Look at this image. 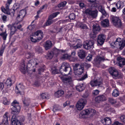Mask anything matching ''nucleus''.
Instances as JSON below:
<instances>
[{
    "mask_svg": "<svg viewBox=\"0 0 125 125\" xmlns=\"http://www.w3.org/2000/svg\"><path fill=\"white\" fill-rule=\"evenodd\" d=\"M90 84L92 87L96 86H98L99 87L102 86V83L101 82L99 81L98 80H96L91 81L90 82Z\"/></svg>",
    "mask_w": 125,
    "mask_h": 125,
    "instance_id": "18",
    "label": "nucleus"
},
{
    "mask_svg": "<svg viewBox=\"0 0 125 125\" xmlns=\"http://www.w3.org/2000/svg\"><path fill=\"white\" fill-rule=\"evenodd\" d=\"M87 74H85L80 79V80L82 81L85 79L87 77Z\"/></svg>",
    "mask_w": 125,
    "mask_h": 125,
    "instance_id": "62",
    "label": "nucleus"
},
{
    "mask_svg": "<svg viewBox=\"0 0 125 125\" xmlns=\"http://www.w3.org/2000/svg\"><path fill=\"white\" fill-rule=\"evenodd\" d=\"M35 61V65H38L40 62V61L38 60L37 59H34Z\"/></svg>",
    "mask_w": 125,
    "mask_h": 125,
    "instance_id": "63",
    "label": "nucleus"
},
{
    "mask_svg": "<svg viewBox=\"0 0 125 125\" xmlns=\"http://www.w3.org/2000/svg\"><path fill=\"white\" fill-rule=\"evenodd\" d=\"M94 41L92 40H87L84 42L83 44V48L85 49L88 50L94 47Z\"/></svg>",
    "mask_w": 125,
    "mask_h": 125,
    "instance_id": "9",
    "label": "nucleus"
},
{
    "mask_svg": "<svg viewBox=\"0 0 125 125\" xmlns=\"http://www.w3.org/2000/svg\"><path fill=\"white\" fill-rule=\"evenodd\" d=\"M4 85L2 83H0V89L3 90L4 88Z\"/></svg>",
    "mask_w": 125,
    "mask_h": 125,
    "instance_id": "61",
    "label": "nucleus"
},
{
    "mask_svg": "<svg viewBox=\"0 0 125 125\" xmlns=\"http://www.w3.org/2000/svg\"><path fill=\"white\" fill-rule=\"evenodd\" d=\"M11 125H21L20 122L16 119L15 115H13L11 120Z\"/></svg>",
    "mask_w": 125,
    "mask_h": 125,
    "instance_id": "19",
    "label": "nucleus"
},
{
    "mask_svg": "<svg viewBox=\"0 0 125 125\" xmlns=\"http://www.w3.org/2000/svg\"><path fill=\"white\" fill-rule=\"evenodd\" d=\"M34 34L35 36H38L37 39L39 41L41 40L43 37V33L41 30L37 31L34 33Z\"/></svg>",
    "mask_w": 125,
    "mask_h": 125,
    "instance_id": "26",
    "label": "nucleus"
},
{
    "mask_svg": "<svg viewBox=\"0 0 125 125\" xmlns=\"http://www.w3.org/2000/svg\"><path fill=\"white\" fill-rule=\"evenodd\" d=\"M120 119L121 121L125 123V116L123 115L120 117Z\"/></svg>",
    "mask_w": 125,
    "mask_h": 125,
    "instance_id": "52",
    "label": "nucleus"
},
{
    "mask_svg": "<svg viewBox=\"0 0 125 125\" xmlns=\"http://www.w3.org/2000/svg\"><path fill=\"white\" fill-rule=\"evenodd\" d=\"M120 93L118 90H114L112 93V96L114 97H117L119 96Z\"/></svg>",
    "mask_w": 125,
    "mask_h": 125,
    "instance_id": "37",
    "label": "nucleus"
},
{
    "mask_svg": "<svg viewBox=\"0 0 125 125\" xmlns=\"http://www.w3.org/2000/svg\"><path fill=\"white\" fill-rule=\"evenodd\" d=\"M8 112L5 113L3 116V118L2 119L1 123L0 125H8V120L7 117Z\"/></svg>",
    "mask_w": 125,
    "mask_h": 125,
    "instance_id": "23",
    "label": "nucleus"
},
{
    "mask_svg": "<svg viewBox=\"0 0 125 125\" xmlns=\"http://www.w3.org/2000/svg\"><path fill=\"white\" fill-rule=\"evenodd\" d=\"M3 103L5 105H8L10 103L9 101H8L6 98L4 99Z\"/></svg>",
    "mask_w": 125,
    "mask_h": 125,
    "instance_id": "55",
    "label": "nucleus"
},
{
    "mask_svg": "<svg viewBox=\"0 0 125 125\" xmlns=\"http://www.w3.org/2000/svg\"><path fill=\"white\" fill-rule=\"evenodd\" d=\"M59 71L61 74L63 75H67L72 73L71 67L69 64L66 62L62 63L60 67Z\"/></svg>",
    "mask_w": 125,
    "mask_h": 125,
    "instance_id": "1",
    "label": "nucleus"
},
{
    "mask_svg": "<svg viewBox=\"0 0 125 125\" xmlns=\"http://www.w3.org/2000/svg\"><path fill=\"white\" fill-rule=\"evenodd\" d=\"M34 37H31V40L32 42H35L39 41L37 39L36 40L35 38H34Z\"/></svg>",
    "mask_w": 125,
    "mask_h": 125,
    "instance_id": "53",
    "label": "nucleus"
},
{
    "mask_svg": "<svg viewBox=\"0 0 125 125\" xmlns=\"http://www.w3.org/2000/svg\"><path fill=\"white\" fill-rule=\"evenodd\" d=\"M101 24L102 26L104 27H108L109 25V21L107 19H106L101 22Z\"/></svg>",
    "mask_w": 125,
    "mask_h": 125,
    "instance_id": "29",
    "label": "nucleus"
},
{
    "mask_svg": "<svg viewBox=\"0 0 125 125\" xmlns=\"http://www.w3.org/2000/svg\"><path fill=\"white\" fill-rule=\"evenodd\" d=\"M75 15L74 13H72L70 14L69 16V18L70 20H73L75 19Z\"/></svg>",
    "mask_w": 125,
    "mask_h": 125,
    "instance_id": "46",
    "label": "nucleus"
},
{
    "mask_svg": "<svg viewBox=\"0 0 125 125\" xmlns=\"http://www.w3.org/2000/svg\"><path fill=\"white\" fill-rule=\"evenodd\" d=\"M35 28V25H34L29 26L28 27L30 30H32Z\"/></svg>",
    "mask_w": 125,
    "mask_h": 125,
    "instance_id": "59",
    "label": "nucleus"
},
{
    "mask_svg": "<svg viewBox=\"0 0 125 125\" xmlns=\"http://www.w3.org/2000/svg\"><path fill=\"white\" fill-rule=\"evenodd\" d=\"M62 82L66 85H72V81L71 78L70 77H64L62 78Z\"/></svg>",
    "mask_w": 125,
    "mask_h": 125,
    "instance_id": "15",
    "label": "nucleus"
},
{
    "mask_svg": "<svg viewBox=\"0 0 125 125\" xmlns=\"http://www.w3.org/2000/svg\"><path fill=\"white\" fill-rule=\"evenodd\" d=\"M96 34L97 33H95V32L92 31L90 34V36L91 38L94 39L96 37Z\"/></svg>",
    "mask_w": 125,
    "mask_h": 125,
    "instance_id": "47",
    "label": "nucleus"
},
{
    "mask_svg": "<svg viewBox=\"0 0 125 125\" xmlns=\"http://www.w3.org/2000/svg\"><path fill=\"white\" fill-rule=\"evenodd\" d=\"M48 97V94L47 93H43L41 95V97L43 99H46Z\"/></svg>",
    "mask_w": 125,
    "mask_h": 125,
    "instance_id": "48",
    "label": "nucleus"
},
{
    "mask_svg": "<svg viewBox=\"0 0 125 125\" xmlns=\"http://www.w3.org/2000/svg\"><path fill=\"white\" fill-rule=\"evenodd\" d=\"M78 56L82 59H84L85 57L86 53L85 51L83 50H80L78 52Z\"/></svg>",
    "mask_w": 125,
    "mask_h": 125,
    "instance_id": "25",
    "label": "nucleus"
},
{
    "mask_svg": "<svg viewBox=\"0 0 125 125\" xmlns=\"http://www.w3.org/2000/svg\"><path fill=\"white\" fill-rule=\"evenodd\" d=\"M99 92V91L97 90H93V94L94 95H98Z\"/></svg>",
    "mask_w": 125,
    "mask_h": 125,
    "instance_id": "51",
    "label": "nucleus"
},
{
    "mask_svg": "<svg viewBox=\"0 0 125 125\" xmlns=\"http://www.w3.org/2000/svg\"><path fill=\"white\" fill-rule=\"evenodd\" d=\"M96 111L94 109H87L83 110L80 113V116H82V118H84L86 115H89L90 117L94 115L96 113Z\"/></svg>",
    "mask_w": 125,
    "mask_h": 125,
    "instance_id": "3",
    "label": "nucleus"
},
{
    "mask_svg": "<svg viewBox=\"0 0 125 125\" xmlns=\"http://www.w3.org/2000/svg\"><path fill=\"white\" fill-rule=\"evenodd\" d=\"M73 69L75 75L81 74L83 71L84 65L79 64H76L74 66Z\"/></svg>",
    "mask_w": 125,
    "mask_h": 125,
    "instance_id": "5",
    "label": "nucleus"
},
{
    "mask_svg": "<svg viewBox=\"0 0 125 125\" xmlns=\"http://www.w3.org/2000/svg\"><path fill=\"white\" fill-rule=\"evenodd\" d=\"M116 6L117 7V9H121L123 8V6L121 5V3L119 2H118L116 4Z\"/></svg>",
    "mask_w": 125,
    "mask_h": 125,
    "instance_id": "49",
    "label": "nucleus"
},
{
    "mask_svg": "<svg viewBox=\"0 0 125 125\" xmlns=\"http://www.w3.org/2000/svg\"><path fill=\"white\" fill-rule=\"evenodd\" d=\"M101 29V28L98 25L96 24V25H94L93 26V29L92 31L97 33L100 31Z\"/></svg>",
    "mask_w": 125,
    "mask_h": 125,
    "instance_id": "30",
    "label": "nucleus"
},
{
    "mask_svg": "<svg viewBox=\"0 0 125 125\" xmlns=\"http://www.w3.org/2000/svg\"><path fill=\"white\" fill-rule=\"evenodd\" d=\"M26 14V11L24 10H21L19 12L17 17L16 19L19 21H21L24 17Z\"/></svg>",
    "mask_w": 125,
    "mask_h": 125,
    "instance_id": "12",
    "label": "nucleus"
},
{
    "mask_svg": "<svg viewBox=\"0 0 125 125\" xmlns=\"http://www.w3.org/2000/svg\"><path fill=\"white\" fill-rule=\"evenodd\" d=\"M34 55V53H31L30 52H29L26 54L25 56L28 59L30 58H32Z\"/></svg>",
    "mask_w": 125,
    "mask_h": 125,
    "instance_id": "43",
    "label": "nucleus"
},
{
    "mask_svg": "<svg viewBox=\"0 0 125 125\" xmlns=\"http://www.w3.org/2000/svg\"><path fill=\"white\" fill-rule=\"evenodd\" d=\"M106 38L105 35L104 34H100L98 35L97 38V42L100 45H102L104 43Z\"/></svg>",
    "mask_w": 125,
    "mask_h": 125,
    "instance_id": "14",
    "label": "nucleus"
},
{
    "mask_svg": "<svg viewBox=\"0 0 125 125\" xmlns=\"http://www.w3.org/2000/svg\"><path fill=\"white\" fill-rule=\"evenodd\" d=\"M64 94V91L62 90H58L55 93V96L56 97L59 98L62 96Z\"/></svg>",
    "mask_w": 125,
    "mask_h": 125,
    "instance_id": "32",
    "label": "nucleus"
},
{
    "mask_svg": "<svg viewBox=\"0 0 125 125\" xmlns=\"http://www.w3.org/2000/svg\"><path fill=\"white\" fill-rule=\"evenodd\" d=\"M108 71L113 77H117L118 75V71L114 67H111L108 69Z\"/></svg>",
    "mask_w": 125,
    "mask_h": 125,
    "instance_id": "10",
    "label": "nucleus"
},
{
    "mask_svg": "<svg viewBox=\"0 0 125 125\" xmlns=\"http://www.w3.org/2000/svg\"><path fill=\"white\" fill-rule=\"evenodd\" d=\"M51 72L52 74H55L59 73L56 67H53L52 68Z\"/></svg>",
    "mask_w": 125,
    "mask_h": 125,
    "instance_id": "42",
    "label": "nucleus"
},
{
    "mask_svg": "<svg viewBox=\"0 0 125 125\" xmlns=\"http://www.w3.org/2000/svg\"><path fill=\"white\" fill-rule=\"evenodd\" d=\"M73 41L75 42L76 45L74 46H73V48L76 49L81 47L82 46V43L81 41L79 39H76L75 38L73 39Z\"/></svg>",
    "mask_w": 125,
    "mask_h": 125,
    "instance_id": "13",
    "label": "nucleus"
},
{
    "mask_svg": "<svg viewBox=\"0 0 125 125\" xmlns=\"http://www.w3.org/2000/svg\"><path fill=\"white\" fill-rule=\"evenodd\" d=\"M105 60L104 57L98 56L94 59V63L95 64H99L102 61Z\"/></svg>",
    "mask_w": 125,
    "mask_h": 125,
    "instance_id": "20",
    "label": "nucleus"
},
{
    "mask_svg": "<svg viewBox=\"0 0 125 125\" xmlns=\"http://www.w3.org/2000/svg\"><path fill=\"white\" fill-rule=\"evenodd\" d=\"M53 52L52 51H49L47 53V55L45 56V58L47 59H52L53 56Z\"/></svg>",
    "mask_w": 125,
    "mask_h": 125,
    "instance_id": "33",
    "label": "nucleus"
},
{
    "mask_svg": "<svg viewBox=\"0 0 125 125\" xmlns=\"http://www.w3.org/2000/svg\"><path fill=\"white\" fill-rule=\"evenodd\" d=\"M120 105V103L119 102L117 101H116V102L115 104L114 105L115 107H118Z\"/></svg>",
    "mask_w": 125,
    "mask_h": 125,
    "instance_id": "54",
    "label": "nucleus"
},
{
    "mask_svg": "<svg viewBox=\"0 0 125 125\" xmlns=\"http://www.w3.org/2000/svg\"><path fill=\"white\" fill-rule=\"evenodd\" d=\"M5 86L6 89L10 87L12 85V80L11 78H9L7 79L5 83Z\"/></svg>",
    "mask_w": 125,
    "mask_h": 125,
    "instance_id": "28",
    "label": "nucleus"
},
{
    "mask_svg": "<svg viewBox=\"0 0 125 125\" xmlns=\"http://www.w3.org/2000/svg\"><path fill=\"white\" fill-rule=\"evenodd\" d=\"M23 101L24 106H28L29 105L30 102L29 100H28L26 98H25L24 100Z\"/></svg>",
    "mask_w": 125,
    "mask_h": 125,
    "instance_id": "41",
    "label": "nucleus"
},
{
    "mask_svg": "<svg viewBox=\"0 0 125 125\" xmlns=\"http://www.w3.org/2000/svg\"><path fill=\"white\" fill-rule=\"evenodd\" d=\"M112 20L114 24L116 27H120L122 25L121 20L117 17H112Z\"/></svg>",
    "mask_w": 125,
    "mask_h": 125,
    "instance_id": "11",
    "label": "nucleus"
},
{
    "mask_svg": "<svg viewBox=\"0 0 125 125\" xmlns=\"http://www.w3.org/2000/svg\"><path fill=\"white\" fill-rule=\"evenodd\" d=\"M96 0H88L91 4V6L92 7H96L97 6V4L96 2Z\"/></svg>",
    "mask_w": 125,
    "mask_h": 125,
    "instance_id": "35",
    "label": "nucleus"
},
{
    "mask_svg": "<svg viewBox=\"0 0 125 125\" xmlns=\"http://www.w3.org/2000/svg\"><path fill=\"white\" fill-rule=\"evenodd\" d=\"M53 20H50L48 19L44 25V26H49L53 23Z\"/></svg>",
    "mask_w": 125,
    "mask_h": 125,
    "instance_id": "39",
    "label": "nucleus"
},
{
    "mask_svg": "<svg viewBox=\"0 0 125 125\" xmlns=\"http://www.w3.org/2000/svg\"><path fill=\"white\" fill-rule=\"evenodd\" d=\"M86 103V101L85 99H80L76 105V107L77 109L79 110H82L84 108Z\"/></svg>",
    "mask_w": 125,
    "mask_h": 125,
    "instance_id": "8",
    "label": "nucleus"
},
{
    "mask_svg": "<svg viewBox=\"0 0 125 125\" xmlns=\"http://www.w3.org/2000/svg\"><path fill=\"white\" fill-rule=\"evenodd\" d=\"M16 6V5L14 4L13 7V9L8 10L6 12V14L10 15L11 17H13L15 13V10L18 8V7L15 8L14 7Z\"/></svg>",
    "mask_w": 125,
    "mask_h": 125,
    "instance_id": "21",
    "label": "nucleus"
},
{
    "mask_svg": "<svg viewBox=\"0 0 125 125\" xmlns=\"http://www.w3.org/2000/svg\"><path fill=\"white\" fill-rule=\"evenodd\" d=\"M69 57V55L67 54H65L63 55L62 58L65 59H66L68 58Z\"/></svg>",
    "mask_w": 125,
    "mask_h": 125,
    "instance_id": "56",
    "label": "nucleus"
},
{
    "mask_svg": "<svg viewBox=\"0 0 125 125\" xmlns=\"http://www.w3.org/2000/svg\"><path fill=\"white\" fill-rule=\"evenodd\" d=\"M31 60H30L27 63V65L25 64L26 62L23 60V62L21 63L20 68V70L22 73L25 74L27 72V67L30 68L32 65L31 62Z\"/></svg>",
    "mask_w": 125,
    "mask_h": 125,
    "instance_id": "6",
    "label": "nucleus"
},
{
    "mask_svg": "<svg viewBox=\"0 0 125 125\" xmlns=\"http://www.w3.org/2000/svg\"><path fill=\"white\" fill-rule=\"evenodd\" d=\"M117 60L119 62L118 65L120 67H122L123 66L125 65V59L121 57L117 58Z\"/></svg>",
    "mask_w": 125,
    "mask_h": 125,
    "instance_id": "27",
    "label": "nucleus"
},
{
    "mask_svg": "<svg viewBox=\"0 0 125 125\" xmlns=\"http://www.w3.org/2000/svg\"><path fill=\"white\" fill-rule=\"evenodd\" d=\"M16 89L15 90V91L17 94L20 93L21 91L20 89L17 86L16 87Z\"/></svg>",
    "mask_w": 125,
    "mask_h": 125,
    "instance_id": "57",
    "label": "nucleus"
},
{
    "mask_svg": "<svg viewBox=\"0 0 125 125\" xmlns=\"http://www.w3.org/2000/svg\"><path fill=\"white\" fill-rule=\"evenodd\" d=\"M45 50H47L50 49L52 46V44L50 41H47L44 45Z\"/></svg>",
    "mask_w": 125,
    "mask_h": 125,
    "instance_id": "24",
    "label": "nucleus"
},
{
    "mask_svg": "<svg viewBox=\"0 0 125 125\" xmlns=\"http://www.w3.org/2000/svg\"><path fill=\"white\" fill-rule=\"evenodd\" d=\"M35 50L36 52L39 53H41L42 52V48L39 46H37L35 47Z\"/></svg>",
    "mask_w": 125,
    "mask_h": 125,
    "instance_id": "38",
    "label": "nucleus"
},
{
    "mask_svg": "<svg viewBox=\"0 0 125 125\" xmlns=\"http://www.w3.org/2000/svg\"><path fill=\"white\" fill-rule=\"evenodd\" d=\"M78 25L80 28L83 29H86L88 28L86 24L83 23L82 22L78 23Z\"/></svg>",
    "mask_w": 125,
    "mask_h": 125,
    "instance_id": "34",
    "label": "nucleus"
},
{
    "mask_svg": "<svg viewBox=\"0 0 125 125\" xmlns=\"http://www.w3.org/2000/svg\"><path fill=\"white\" fill-rule=\"evenodd\" d=\"M59 13V12H54L52 14V16L55 18L56 17L57 15Z\"/></svg>",
    "mask_w": 125,
    "mask_h": 125,
    "instance_id": "60",
    "label": "nucleus"
},
{
    "mask_svg": "<svg viewBox=\"0 0 125 125\" xmlns=\"http://www.w3.org/2000/svg\"><path fill=\"white\" fill-rule=\"evenodd\" d=\"M76 89L77 91L79 92L83 91L84 89L83 84H78L76 86Z\"/></svg>",
    "mask_w": 125,
    "mask_h": 125,
    "instance_id": "31",
    "label": "nucleus"
},
{
    "mask_svg": "<svg viewBox=\"0 0 125 125\" xmlns=\"http://www.w3.org/2000/svg\"><path fill=\"white\" fill-rule=\"evenodd\" d=\"M112 125H123L121 123H120L118 122H115Z\"/></svg>",
    "mask_w": 125,
    "mask_h": 125,
    "instance_id": "64",
    "label": "nucleus"
},
{
    "mask_svg": "<svg viewBox=\"0 0 125 125\" xmlns=\"http://www.w3.org/2000/svg\"><path fill=\"white\" fill-rule=\"evenodd\" d=\"M85 13L87 15L91 17L93 19L96 18L97 16L98 11L97 10H93L91 8H88L85 10Z\"/></svg>",
    "mask_w": 125,
    "mask_h": 125,
    "instance_id": "4",
    "label": "nucleus"
},
{
    "mask_svg": "<svg viewBox=\"0 0 125 125\" xmlns=\"http://www.w3.org/2000/svg\"><path fill=\"white\" fill-rule=\"evenodd\" d=\"M66 3L67 2L66 1L61 2L58 5V7L60 8L62 7H64L66 5Z\"/></svg>",
    "mask_w": 125,
    "mask_h": 125,
    "instance_id": "44",
    "label": "nucleus"
},
{
    "mask_svg": "<svg viewBox=\"0 0 125 125\" xmlns=\"http://www.w3.org/2000/svg\"><path fill=\"white\" fill-rule=\"evenodd\" d=\"M92 54H89L86 58V60L88 61H90L92 59Z\"/></svg>",
    "mask_w": 125,
    "mask_h": 125,
    "instance_id": "50",
    "label": "nucleus"
},
{
    "mask_svg": "<svg viewBox=\"0 0 125 125\" xmlns=\"http://www.w3.org/2000/svg\"><path fill=\"white\" fill-rule=\"evenodd\" d=\"M53 52V54L54 55H55L57 56L58 54L60 53L61 52L60 50L56 48L54 49L52 51Z\"/></svg>",
    "mask_w": 125,
    "mask_h": 125,
    "instance_id": "36",
    "label": "nucleus"
},
{
    "mask_svg": "<svg viewBox=\"0 0 125 125\" xmlns=\"http://www.w3.org/2000/svg\"><path fill=\"white\" fill-rule=\"evenodd\" d=\"M121 38H118L114 43L115 47L120 50H122L125 46V42L121 41Z\"/></svg>",
    "mask_w": 125,
    "mask_h": 125,
    "instance_id": "7",
    "label": "nucleus"
},
{
    "mask_svg": "<svg viewBox=\"0 0 125 125\" xmlns=\"http://www.w3.org/2000/svg\"><path fill=\"white\" fill-rule=\"evenodd\" d=\"M9 29L10 30V35L11 36L14 34L17 30L16 27L13 25L9 24L7 26Z\"/></svg>",
    "mask_w": 125,
    "mask_h": 125,
    "instance_id": "16",
    "label": "nucleus"
},
{
    "mask_svg": "<svg viewBox=\"0 0 125 125\" xmlns=\"http://www.w3.org/2000/svg\"><path fill=\"white\" fill-rule=\"evenodd\" d=\"M108 101L109 102L112 104H114L116 102V100L115 99L112 98H109V99Z\"/></svg>",
    "mask_w": 125,
    "mask_h": 125,
    "instance_id": "45",
    "label": "nucleus"
},
{
    "mask_svg": "<svg viewBox=\"0 0 125 125\" xmlns=\"http://www.w3.org/2000/svg\"><path fill=\"white\" fill-rule=\"evenodd\" d=\"M106 100V98L103 94L100 95L96 97L95 99V102L96 103H99L101 102Z\"/></svg>",
    "mask_w": 125,
    "mask_h": 125,
    "instance_id": "17",
    "label": "nucleus"
},
{
    "mask_svg": "<svg viewBox=\"0 0 125 125\" xmlns=\"http://www.w3.org/2000/svg\"><path fill=\"white\" fill-rule=\"evenodd\" d=\"M101 121L102 124L105 125H109L111 123V119L109 117H106L102 119Z\"/></svg>",
    "mask_w": 125,
    "mask_h": 125,
    "instance_id": "22",
    "label": "nucleus"
},
{
    "mask_svg": "<svg viewBox=\"0 0 125 125\" xmlns=\"http://www.w3.org/2000/svg\"><path fill=\"white\" fill-rule=\"evenodd\" d=\"M1 11L4 13H6V12H7L8 10L6 9H5L3 6H2L1 7Z\"/></svg>",
    "mask_w": 125,
    "mask_h": 125,
    "instance_id": "58",
    "label": "nucleus"
},
{
    "mask_svg": "<svg viewBox=\"0 0 125 125\" xmlns=\"http://www.w3.org/2000/svg\"><path fill=\"white\" fill-rule=\"evenodd\" d=\"M7 34L5 31L4 32H2L0 34V36H1L4 40H5L6 39Z\"/></svg>",
    "mask_w": 125,
    "mask_h": 125,
    "instance_id": "40",
    "label": "nucleus"
},
{
    "mask_svg": "<svg viewBox=\"0 0 125 125\" xmlns=\"http://www.w3.org/2000/svg\"><path fill=\"white\" fill-rule=\"evenodd\" d=\"M12 107L11 108V114L13 115H15L18 114L20 110L21 107L19 104V103L16 101H14L11 104Z\"/></svg>",
    "mask_w": 125,
    "mask_h": 125,
    "instance_id": "2",
    "label": "nucleus"
}]
</instances>
